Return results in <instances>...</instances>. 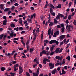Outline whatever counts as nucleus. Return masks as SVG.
Here are the masks:
<instances>
[{"mask_svg":"<svg viewBox=\"0 0 76 76\" xmlns=\"http://www.w3.org/2000/svg\"><path fill=\"white\" fill-rule=\"evenodd\" d=\"M56 72H57V69H55L51 72L52 75H54V74H55Z\"/></svg>","mask_w":76,"mask_h":76,"instance_id":"obj_5","label":"nucleus"},{"mask_svg":"<svg viewBox=\"0 0 76 76\" xmlns=\"http://www.w3.org/2000/svg\"><path fill=\"white\" fill-rule=\"evenodd\" d=\"M14 71H17L18 70V68H16L15 67H14Z\"/></svg>","mask_w":76,"mask_h":76,"instance_id":"obj_48","label":"nucleus"},{"mask_svg":"<svg viewBox=\"0 0 76 76\" xmlns=\"http://www.w3.org/2000/svg\"><path fill=\"white\" fill-rule=\"evenodd\" d=\"M0 8L1 9H3L4 8H3V5L2 4H1L0 5Z\"/></svg>","mask_w":76,"mask_h":76,"instance_id":"obj_29","label":"nucleus"},{"mask_svg":"<svg viewBox=\"0 0 76 76\" xmlns=\"http://www.w3.org/2000/svg\"><path fill=\"white\" fill-rule=\"evenodd\" d=\"M70 40V39H68L66 41V42L65 43V44H67V43L69 42V40Z\"/></svg>","mask_w":76,"mask_h":76,"instance_id":"obj_42","label":"nucleus"},{"mask_svg":"<svg viewBox=\"0 0 76 76\" xmlns=\"http://www.w3.org/2000/svg\"><path fill=\"white\" fill-rule=\"evenodd\" d=\"M50 51L48 52L47 53V52H46V55L47 56H49V55L50 54Z\"/></svg>","mask_w":76,"mask_h":76,"instance_id":"obj_39","label":"nucleus"},{"mask_svg":"<svg viewBox=\"0 0 76 76\" xmlns=\"http://www.w3.org/2000/svg\"><path fill=\"white\" fill-rule=\"evenodd\" d=\"M50 22H51V19L50 18L48 21V23H50Z\"/></svg>","mask_w":76,"mask_h":76,"instance_id":"obj_56","label":"nucleus"},{"mask_svg":"<svg viewBox=\"0 0 76 76\" xmlns=\"http://www.w3.org/2000/svg\"><path fill=\"white\" fill-rule=\"evenodd\" d=\"M26 76H30V74H29V73L28 72H26Z\"/></svg>","mask_w":76,"mask_h":76,"instance_id":"obj_37","label":"nucleus"},{"mask_svg":"<svg viewBox=\"0 0 76 76\" xmlns=\"http://www.w3.org/2000/svg\"><path fill=\"white\" fill-rule=\"evenodd\" d=\"M50 12L51 15H52V13H53V8H50Z\"/></svg>","mask_w":76,"mask_h":76,"instance_id":"obj_11","label":"nucleus"},{"mask_svg":"<svg viewBox=\"0 0 76 76\" xmlns=\"http://www.w3.org/2000/svg\"><path fill=\"white\" fill-rule=\"evenodd\" d=\"M14 39V40H18L19 39V38H16L14 39Z\"/></svg>","mask_w":76,"mask_h":76,"instance_id":"obj_58","label":"nucleus"},{"mask_svg":"<svg viewBox=\"0 0 76 76\" xmlns=\"http://www.w3.org/2000/svg\"><path fill=\"white\" fill-rule=\"evenodd\" d=\"M66 58V59H67L68 60H70V56H68Z\"/></svg>","mask_w":76,"mask_h":76,"instance_id":"obj_27","label":"nucleus"},{"mask_svg":"<svg viewBox=\"0 0 76 76\" xmlns=\"http://www.w3.org/2000/svg\"><path fill=\"white\" fill-rule=\"evenodd\" d=\"M10 8H5L4 10V12H8V11H9V10H10Z\"/></svg>","mask_w":76,"mask_h":76,"instance_id":"obj_8","label":"nucleus"},{"mask_svg":"<svg viewBox=\"0 0 76 76\" xmlns=\"http://www.w3.org/2000/svg\"><path fill=\"white\" fill-rule=\"evenodd\" d=\"M56 40H51L50 42H49V44H52L53 43H56Z\"/></svg>","mask_w":76,"mask_h":76,"instance_id":"obj_4","label":"nucleus"},{"mask_svg":"<svg viewBox=\"0 0 76 76\" xmlns=\"http://www.w3.org/2000/svg\"><path fill=\"white\" fill-rule=\"evenodd\" d=\"M10 74H11L10 76H14L15 75L16 73H14L12 72H11Z\"/></svg>","mask_w":76,"mask_h":76,"instance_id":"obj_26","label":"nucleus"},{"mask_svg":"<svg viewBox=\"0 0 76 76\" xmlns=\"http://www.w3.org/2000/svg\"><path fill=\"white\" fill-rule=\"evenodd\" d=\"M10 13H11V11L10 10H9L8 12V15H9Z\"/></svg>","mask_w":76,"mask_h":76,"instance_id":"obj_59","label":"nucleus"},{"mask_svg":"<svg viewBox=\"0 0 76 76\" xmlns=\"http://www.w3.org/2000/svg\"><path fill=\"white\" fill-rule=\"evenodd\" d=\"M71 16H71V15H69L68 16V20H70L71 19Z\"/></svg>","mask_w":76,"mask_h":76,"instance_id":"obj_34","label":"nucleus"},{"mask_svg":"<svg viewBox=\"0 0 76 76\" xmlns=\"http://www.w3.org/2000/svg\"><path fill=\"white\" fill-rule=\"evenodd\" d=\"M15 6H13L11 8V9L13 11V10H14V9H15Z\"/></svg>","mask_w":76,"mask_h":76,"instance_id":"obj_51","label":"nucleus"},{"mask_svg":"<svg viewBox=\"0 0 76 76\" xmlns=\"http://www.w3.org/2000/svg\"><path fill=\"white\" fill-rule=\"evenodd\" d=\"M66 37V36L65 35H62L60 36L59 37V39L60 40H61V41H62V40H63L64 39V38H65V37Z\"/></svg>","mask_w":76,"mask_h":76,"instance_id":"obj_3","label":"nucleus"},{"mask_svg":"<svg viewBox=\"0 0 76 76\" xmlns=\"http://www.w3.org/2000/svg\"><path fill=\"white\" fill-rule=\"evenodd\" d=\"M59 50H60V48H57L55 50V53H58V52H59Z\"/></svg>","mask_w":76,"mask_h":76,"instance_id":"obj_9","label":"nucleus"},{"mask_svg":"<svg viewBox=\"0 0 76 76\" xmlns=\"http://www.w3.org/2000/svg\"><path fill=\"white\" fill-rule=\"evenodd\" d=\"M3 37H4V34H2L0 35V38H1V39L3 38Z\"/></svg>","mask_w":76,"mask_h":76,"instance_id":"obj_23","label":"nucleus"},{"mask_svg":"<svg viewBox=\"0 0 76 76\" xmlns=\"http://www.w3.org/2000/svg\"><path fill=\"white\" fill-rule=\"evenodd\" d=\"M60 13H58L56 17V19L57 20H58V19H60Z\"/></svg>","mask_w":76,"mask_h":76,"instance_id":"obj_6","label":"nucleus"},{"mask_svg":"<svg viewBox=\"0 0 76 76\" xmlns=\"http://www.w3.org/2000/svg\"><path fill=\"white\" fill-rule=\"evenodd\" d=\"M62 59H63V56H61L60 57L59 60H62Z\"/></svg>","mask_w":76,"mask_h":76,"instance_id":"obj_61","label":"nucleus"},{"mask_svg":"<svg viewBox=\"0 0 76 76\" xmlns=\"http://www.w3.org/2000/svg\"><path fill=\"white\" fill-rule=\"evenodd\" d=\"M19 30L20 31H23V28H22V27H20L19 28Z\"/></svg>","mask_w":76,"mask_h":76,"instance_id":"obj_40","label":"nucleus"},{"mask_svg":"<svg viewBox=\"0 0 76 76\" xmlns=\"http://www.w3.org/2000/svg\"><path fill=\"white\" fill-rule=\"evenodd\" d=\"M53 50H54V48L53 47H50V50H51V51H53Z\"/></svg>","mask_w":76,"mask_h":76,"instance_id":"obj_64","label":"nucleus"},{"mask_svg":"<svg viewBox=\"0 0 76 76\" xmlns=\"http://www.w3.org/2000/svg\"><path fill=\"white\" fill-rule=\"evenodd\" d=\"M60 63H57L55 64V66H60Z\"/></svg>","mask_w":76,"mask_h":76,"instance_id":"obj_53","label":"nucleus"},{"mask_svg":"<svg viewBox=\"0 0 76 76\" xmlns=\"http://www.w3.org/2000/svg\"><path fill=\"white\" fill-rule=\"evenodd\" d=\"M41 39L42 40L43 39V33H42L41 34Z\"/></svg>","mask_w":76,"mask_h":76,"instance_id":"obj_30","label":"nucleus"},{"mask_svg":"<svg viewBox=\"0 0 76 76\" xmlns=\"http://www.w3.org/2000/svg\"><path fill=\"white\" fill-rule=\"evenodd\" d=\"M18 66H19V64H17L15 65H14V67H15L16 68V67H18Z\"/></svg>","mask_w":76,"mask_h":76,"instance_id":"obj_31","label":"nucleus"},{"mask_svg":"<svg viewBox=\"0 0 76 76\" xmlns=\"http://www.w3.org/2000/svg\"><path fill=\"white\" fill-rule=\"evenodd\" d=\"M56 59L57 60H59L60 59V56H57L56 57Z\"/></svg>","mask_w":76,"mask_h":76,"instance_id":"obj_28","label":"nucleus"},{"mask_svg":"<svg viewBox=\"0 0 76 76\" xmlns=\"http://www.w3.org/2000/svg\"><path fill=\"white\" fill-rule=\"evenodd\" d=\"M39 28L38 27L37 30L36 31V32L37 33L39 32Z\"/></svg>","mask_w":76,"mask_h":76,"instance_id":"obj_44","label":"nucleus"},{"mask_svg":"<svg viewBox=\"0 0 76 76\" xmlns=\"http://www.w3.org/2000/svg\"><path fill=\"white\" fill-rule=\"evenodd\" d=\"M54 22L55 23V24H57L58 23V21L56 19H54Z\"/></svg>","mask_w":76,"mask_h":76,"instance_id":"obj_22","label":"nucleus"},{"mask_svg":"<svg viewBox=\"0 0 76 76\" xmlns=\"http://www.w3.org/2000/svg\"><path fill=\"white\" fill-rule=\"evenodd\" d=\"M57 8H58V9H60V8H61V4H58V6H56L55 8L57 9Z\"/></svg>","mask_w":76,"mask_h":76,"instance_id":"obj_10","label":"nucleus"},{"mask_svg":"<svg viewBox=\"0 0 76 76\" xmlns=\"http://www.w3.org/2000/svg\"><path fill=\"white\" fill-rule=\"evenodd\" d=\"M72 2H70L69 3V7H71V6H72Z\"/></svg>","mask_w":76,"mask_h":76,"instance_id":"obj_38","label":"nucleus"},{"mask_svg":"<svg viewBox=\"0 0 76 76\" xmlns=\"http://www.w3.org/2000/svg\"><path fill=\"white\" fill-rule=\"evenodd\" d=\"M50 6H51V7L50 8H52V9H55V7L53 6V4H50Z\"/></svg>","mask_w":76,"mask_h":76,"instance_id":"obj_32","label":"nucleus"},{"mask_svg":"<svg viewBox=\"0 0 76 76\" xmlns=\"http://www.w3.org/2000/svg\"><path fill=\"white\" fill-rule=\"evenodd\" d=\"M34 51V49H33V48H30V53H31V52H32V51Z\"/></svg>","mask_w":76,"mask_h":76,"instance_id":"obj_60","label":"nucleus"},{"mask_svg":"<svg viewBox=\"0 0 76 76\" xmlns=\"http://www.w3.org/2000/svg\"><path fill=\"white\" fill-rule=\"evenodd\" d=\"M66 23L67 24H68L69 23V21L67 19L66 20Z\"/></svg>","mask_w":76,"mask_h":76,"instance_id":"obj_63","label":"nucleus"},{"mask_svg":"<svg viewBox=\"0 0 76 76\" xmlns=\"http://www.w3.org/2000/svg\"><path fill=\"white\" fill-rule=\"evenodd\" d=\"M45 20H44L43 21L42 24L43 25H45Z\"/></svg>","mask_w":76,"mask_h":76,"instance_id":"obj_54","label":"nucleus"},{"mask_svg":"<svg viewBox=\"0 0 76 76\" xmlns=\"http://www.w3.org/2000/svg\"><path fill=\"white\" fill-rule=\"evenodd\" d=\"M14 33L12 32H11L10 34V37H11L12 38H13V34Z\"/></svg>","mask_w":76,"mask_h":76,"instance_id":"obj_14","label":"nucleus"},{"mask_svg":"<svg viewBox=\"0 0 76 76\" xmlns=\"http://www.w3.org/2000/svg\"><path fill=\"white\" fill-rule=\"evenodd\" d=\"M56 36H57L56 33H55L53 35V37H54V38H56Z\"/></svg>","mask_w":76,"mask_h":76,"instance_id":"obj_47","label":"nucleus"},{"mask_svg":"<svg viewBox=\"0 0 76 76\" xmlns=\"http://www.w3.org/2000/svg\"><path fill=\"white\" fill-rule=\"evenodd\" d=\"M14 30H16V31H19V27H17L16 28H14Z\"/></svg>","mask_w":76,"mask_h":76,"instance_id":"obj_25","label":"nucleus"},{"mask_svg":"<svg viewBox=\"0 0 76 76\" xmlns=\"http://www.w3.org/2000/svg\"><path fill=\"white\" fill-rule=\"evenodd\" d=\"M39 67H38L37 70L36 72H34L33 73V76H38L39 75Z\"/></svg>","mask_w":76,"mask_h":76,"instance_id":"obj_1","label":"nucleus"},{"mask_svg":"<svg viewBox=\"0 0 76 76\" xmlns=\"http://www.w3.org/2000/svg\"><path fill=\"white\" fill-rule=\"evenodd\" d=\"M65 63V59H64L62 61V64H64Z\"/></svg>","mask_w":76,"mask_h":76,"instance_id":"obj_41","label":"nucleus"},{"mask_svg":"<svg viewBox=\"0 0 76 76\" xmlns=\"http://www.w3.org/2000/svg\"><path fill=\"white\" fill-rule=\"evenodd\" d=\"M54 54V52H53V51H51V52L50 53V56H53Z\"/></svg>","mask_w":76,"mask_h":76,"instance_id":"obj_21","label":"nucleus"},{"mask_svg":"<svg viewBox=\"0 0 76 76\" xmlns=\"http://www.w3.org/2000/svg\"><path fill=\"white\" fill-rule=\"evenodd\" d=\"M54 25V24L53 23V22H50V23L49 24V26H52L53 25Z\"/></svg>","mask_w":76,"mask_h":76,"instance_id":"obj_18","label":"nucleus"},{"mask_svg":"<svg viewBox=\"0 0 76 76\" xmlns=\"http://www.w3.org/2000/svg\"><path fill=\"white\" fill-rule=\"evenodd\" d=\"M43 62L45 64H47V62H46V60H45V59L44 58L43 61Z\"/></svg>","mask_w":76,"mask_h":76,"instance_id":"obj_20","label":"nucleus"},{"mask_svg":"<svg viewBox=\"0 0 76 76\" xmlns=\"http://www.w3.org/2000/svg\"><path fill=\"white\" fill-rule=\"evenodd\" d=\"M47 51L46 50H43L42 51V54H45V55L47 54Z\"/></svg>","mask_w":76,"mask_h":76,"instance_id":"obj_7","label":"nucleus"},{"mask_svg":"<svg viewBox=\"0 0 76 76\" xmlns=\"http://www.w3.org/2000/svg\"><path fill=\"white\" fill-rule=\"evenodd\" d=\"M1 71H4L6 70V68L4 67H2L1 68Z\"/></svg>","mask_w":76,"mask_h":76,"instance_id":"obj_16","label":"nucleus"},{"mask_svg":"<svg viewBox=\"0 0 76 76\" xmlns=\"http://www.w3.org/2000/svg\"><path fill=\"white\" fill-rule=\"evenodd\" d=\"M61 32L62 33H64V27H63L61 29Z\"/></svg>","mask_w":76,"mask_h":76,"instance_id":"obj_15","label":"nucleus"},{"mask_svg":"<svg viewBox=\"0 0 76 76\" xmlns=\"http://www.w3.org/2000/svg\"><path fill=\"white\" fill-rule=\"evenodd\" d=\"M45 59L46 61H47V62H50V60H49L48 59L45 58Z\"/></svg>","mask_w":76,"mask_h":76,"instance_id":"obj_36","label":"nucleus"},{"mask_svg":"<svg viewBox=\"0 0 76 76\" xmlns=\"http://www.w3.org/2000/svg\"><path fill=\"white\" fill-rule=\"evenodd\" d=\"M44 42H45V43H46V44H47V43H48V40H44Z\"/></svg>","mask_w":76,"mask_h":76,"instance_id":"obj_50","label":"nucleus"},{"mask_svg":"<svg viewBox=\"0 0 76 76\" xmlns=\"http://www.w3.org/2000/svg\"><path fill=\"white\" fill-rule=\"evenodd\" d=\"M60 25H61V27H62V28L64 27V24L63 23H62Z\"/></svg>","mask_w":76,"mask_h":76,"instance_id":"obj_52","label":"nucleus"},{"mask_svg":"<svg viewBox=\"0 0 76 76\" xmlns=\"http://www.w3.org/2000/svg\"><path fill=\"white\" fill-rule=\"evenodd\" d=\"M26 48L27 49V51H28L29 50V45H27L26 47Z\"/></svg>","mask_w":76,"mask_h":76,"instance_id":"obj_33","label":"nucleus"},{"mask_svg":"<svg viewBox=\"0 0 76 76\" xmlns=\"http://www.w3.org/2000/svg\"><path fill=\"white\" fill-rule=\"evenodd\" d=\"M37 66V64H34V65H33V67L34 69H35L36 66Z\"/></svg>","mask_w":76,"mask_h":76,"instance_id":"obj_35","label":"nucleus"},{"mask_svg":"<svg viewBox=\"0 0 76 76\" xmlns=\"http://www.w3.org/2000/svg\"><path fill=\"white\" fill-rule=\"evenodd\" d=\"M49 66L50 67V69H52L54 67V64H53L51 62L49 64Z\"/></svg>","mask_w":76,"mask_h":76,"instance_id":"obj_2","label":"nucleus"},{"mask_svg":"<svg viewBox=\"0 0 76 76\" xmlns=\"http://www.w3.org/2000/svg\"><path fill=\"white\" fill-rule=\"evenodd\" d=\"M62 51H63V49L61 48L60 49L59 51V53H61L62 52Z\"/></svg>","mask_w":76,"mask_h":76,"instance_id":"obj_62","label":"nucleus"},{"mask_svg":"<svg viewBox=\"0 0 76 76\" xmlns=\"http://www.w3.org/2000/svg\"><path fill=\"white\" fill-rule=\"evenodd\" d=\"M33 35H34V37H37V33H34V34Z\"/></svg>","mask_w":76,"mask_h":76,"instance_id":"obj_45","label":"nucleus"},{"mask_svg":"<svg viewBox=\"0 0 76 76\" xmlns=\"http://www.w3.org/2000/svg\"><path fill=\"white\" fill-rule=\"evenodd\" d=\"M59 34H60V32H59V31H57L56 32V35H59Z\"/></svg>","mask_w":76,"mask_h":76,"instance_id":"obj_55","label":"nucleus"},{"mask_svg":"<svg viewBox=\"0 0 76 76\" xmlns=\"http://www.w3.org/2000/svg\"><path fill=\"white\" fill-rule=\"evenodd\" d=\"M23 72V69H19V74H21Z\"/></svg>","mask_w":76,"mask_h":76,"instance_id":"obj_12","label":"nucleus"},{"mask_svg":"<svg viewBox=\"0 0 76 76\" xmlns=\"http://www.w3.org/2000/svg\"><path fill=\"white\" fill-rule=\"evenodd\" d=\"M76 0H74V7H75L76 6Z\"/></svg>","mask_w":76,"mask_h":76,"instance_id":"obj_43","label":"nucleus"},{"mask_svg":"<svg viewBox=\"0 0 76 76\" xmlns=\"http://www.w3.org/2000/svg\"><path fill=\"white\" fill-rule=\"evenodd\" d=\"M62 73L63 74V75H64L66 74V72L64 71V70L63 69H62Z\"/></svg>","mask_w":76,"mask_h":76,"instance_id":"obj_19","label":"nucleus"},{"mask_svg":"<svg viewBox=\"0 0 76 76\" xmlns=\"http://www.w3.org/2000/svg\"><path fill=\"white\" fill-rule=\"evenodd\" d=\"M3 40H6V37H7V35H4V37H3Z\"/></svg>","mask_w":76,"mask_h":76,"instance_id":"obj_24","label":"nucleus"},{"mask_svg":"<svg viewBox=\"0 0 76 76\" xmlns=\"http://www.w3.org/2000/svg\"><path fill=\"white\" fill-rule=\"evenodd\" d=\"M7 23V20H4L3 22V24L4 25H6Z\"/></svg>","mask_w":76,"mask_h":76,"instance_id":"obj_13","label":"nucleus"},{"mask_svg":"<svg viewBox=\"0 0 76 76\" xmlns=\"http://www.w3.org/2000/svg\"><path fill=\"white\" fill-rule=\"evenodd\" d=\"M10 26L11 27H12V28H15V25L13 23H12L11 24Z\"/></svg>","mask_w":76,"mask_h":76,"instance_id":"obj_17","label":"nucleus"},{"mask_svg":"<svg viewBox=\"0 0 76 76\" xmlns=\"http://www.w3.org/2000/svg\"><path fill=\"white\" fill-rule=\"evenodd\" d=\"M17 56V53H15L14 54V59H16V57Z\"/></svg>","mask_w":76,"mask_h":76,"instance_id":"obj_46","label":"nucleus"},{"mask_svg":"<svg viewBox=\"0 0 76 76\" xmlns=\"http://www.w3.org/2000/svg\"><path fill=\"white\" fill-rule=\"evenodd\" d=\"M72 28L73 27V26H71L70 25H69V26H68V29H70V28Z\"/></svg>","mask_w":76,"mask_h":76,"instance_id":"obj_57","label":"nucleus"},{"mask_svg":"<svg viewBox=\"0 0 76 76\" xmlns=\"http://www.w3.org/2000/svg\"><path fill=\"white\" fill-rule=\"evenodd\" d=\"M23 15H18L19 18H23Z\"/></svg>","mask_w":76,"mask_h":76,"instance_id":"obj_49","label":"nucleus"}]
</instances>
